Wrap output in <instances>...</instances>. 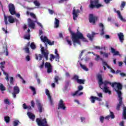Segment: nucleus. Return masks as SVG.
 <instances>
[{"label":"nucleus","instance_id":"obj_13","mask_svg":"<svg viewBox=\"0 0 126 126\" xmlns=\"http://www.w3.org/2000/svg\"><path fill=\"white\" fill-rule=\"evenodd\" d=\"M80 12V11L78 9L76 10L75 8L73 9L72 14L73 20H76V18L78 17Z\"/></svg>","mask_w":126,"mask_h":126},{"label":"nucleus","instance_id":"obj_49","mask_svg":"<svg viewBox=\"0 0 126 126\" xmlns=\"http://www.w3.org/2000/svg\"><path fill=\"white\" fill-rule=\"evenodd\" d=\"M33 3L36 6H40V4L37 1V0H34Z\"/></svg>","mask_w":126,"mask_h":126},{"label":"nucleus","instance_id":"obj_1","mask_svg":"<svg viewBox=\"0 0 126 126\" xmlns=\"http://www.w3.org/2000/svg\"><path fill=\"white\" fill-rule=\"evenodd\" d=\"M117 85V88L118 90L115 89V91L116 92H117L118 95V98L119 103L117 105L116 107V110L117 111H120L121 108V106L122 105H123V118L124 120H126V107L125 106L124 104H123V97H122V92L121 90L123 89V85L121 84V83H117V82H114L112 84V87L114 88L115 87V86Z\"/></svg>","mask_w":126,"mask_h":126},{"label":"nucleus","instance_id":"obj_41","mask_svg":"<svg viewBox=\"0 0 126 126\" xmlns=\"http://www.w3.org/2000/svg\"><path fill=\"white\" fill-rule=\"evenodd\" d=\"M73 79H74V80H76V81L77 82V81H78L79 80V77L76 75H75L73 77Z\"/></svg>","mask_w":126,"mask_h":126},{"label":"nucleus","instance_id":"obj_14","mask_svg":"<svg viewBox=\"0 0 126 126\" xmlns=\"http://www.w3.org/2000/svg\"><path fill=\"white\" fill-rule=\"evenodd\" d=\"M36 103L39 113H42L44 111L43 104H41V102H40L39 100H36Z\"/></svg>","mask_w":126,"mask_h":126},{"label":"nucleus","instance_id":"obj_53","mask_svg":"<svg viewBox=\"0 0 126 126\" xmlns=\"http://www.w3.org/2000/svg\"><path fill=\"white\" fill-rule=\"evenodd\" d=\"M18 123H19V121H18V120L14 121V126H18Z\"/></svg>","mask_w":126,"mask_h":126},{"label":"nucleus","instance_id":"obj_2","mask_svg":"<svg viewBox=\"0 0 126 126\" xmlns=\"http://www.w3.org/2000/svg\"><path fill=\"white\" fill-rule=\"evenodd\" d=\"M70 34L71 35L72 41L73 43V45L75 47L76 46V44H78L79 45H81V42H80V39L82 40L83 42H88L87 39L83 36V34L81 33V32H78L77 33H74L72 32L71 29L70 28L68 29Z\"/></svg>","mask_w":126,"mask_h":126},{"label":"nucleus","instance_id":"obj_40","mask_svg":"<svg viewBox=\"0 0 126 126\" xmlns=\"http://www.w3.org/2000/svg\"><path fill=\"white\" fill-rule=\"evenodd\" d=\"M3 74L4 75H6L5 79H6V81H8L9 80V79L8 78V74L5 72V71H3Z\"/></svg>","mask_w":126,"mask_h":126},{"label":"nucleus","instance_id":"obj_30","mask_svg":"<svg viewBox=\"0 0 126 126\" xmlns=\"http://www.w3.org/2000/svg\"><path fill=\"white\" fill-rule=\"evenodd\" d=\"M100 55H103V57H105V58H109V54L107 53L106 52H103V51H100L99 52Z\"/></svg>","mask_w":126,"mask_h":126},{"label":"nucleus","instance_id":"obj_47","mask_svg":"<svg viewBox=\"0 0 126 126\" xmlns=\"http://www.w3.org/2000/svg\"><path fill=\"white\" fill-rule=\"evenodd\" d=\"M30 16H32L33 18H34V19L37 20V18L36 17V15L33 13H30Z\"/></svg>","mask_w":126,"mask_h":126},{"label":"nucleus","instance_id":"obj_18","mask_svg":"<svg viewBox=\"0 0 126 126\" xmlns=\"http://www.w3.org/2000/svg\"><path fill=\"white\" fill-rule=\"evenodd\" d=\"M29 22V27L32 28V29H35V23H34V21L32 20L31 18L28 19Z\"/></svg>","mask_w":126,"mask_h":126},{"label":"nucleus","instance_id":"obj_31","mask_svg":"<svg viewBox=\"0 0 126 126\" xmlns=\"http://www.w3.org/2000/svg\"><path fill=\"white\" fill-rule=\"evenodd\" d=\"M80 66L82 68L84 69V70H85L86 71H88V70H89V69L87 68V67H86V66H85V65H83L81 63H80Z\"/></svg>","mask_w":126,"mask_h":126},{"label":"nucleus","instance_id":"obj_29","mask_svg":"<svg viewBox=\"0 0 126 126\" xmlns=\"http://www.w3.org/2000/svg\"><path fill=\"white\" fill-rule=\"evenodd\" d=\"M39 61H42V59H43V55L42 54H35V59L38 61V60H39Z\"/></svg>","mask_w":126,"mask_h":126},{"label":"nucleus","instance_id":"obj_48","mask_svg":"<svg viewBox=\"0 0 126 126\" xmlns=\"http://www.w3.org/2000/svg\"><path fill=\"white\" fill-rule=\"evenodd\" d=\"M34 22L37 23L38 26H40V27H41V28H43V25H42V24H41V23L37 22V20L34 21Z\"/></svg>","mask_w":126,"mask_h":126},{"label":"nucleus","instance_id":"obj_50","mask_svg":"<svg viewBox=\"0 0 126 126\" xmlns=\"http://www.w3.org/2000/svg\"><path fill=\"white\" fill-rule=\"evenodd\" d=\"M44 64H45V61H44V60H43L42 63L40 65V66H39L40 68H41V69L44 68Z\"/></svg>","mask_w":126,"mask_h":126},{"label":"nucleus","instance_id":"obj_54","mask_svg":"<svg viewBox=\"0 0 126 126\" xmlns=\"http://www.w3.org/2000/svg\"><path fill=\"white\" fill-rule=\"evenodd\" d=\"M48 11L50 14H54V13H55V12L53 10L50 9H48Z\"/></svg>","mask_w":126,"mask_h":126},{"label":"nucleus","instance_id":"obj_20","mask_svg":"<svg viewBox=\"0 0 126 126\" xmlns=\"http://www.w3.org/2000/svg\"><path fill=\"white\" fill-rule=\"evenodd\" d=\"M27 115L29 119L32 120V121H34L35 120V115L33 114V113L28 112Z\"/></svg>","mask_w":126,"mask_h":126},{"label":"nucleus","instance_id":"obj_57","mask_svg":"<svg viewBox=\"0 0 126 126\" xmlns=\"http://www.w3.org/2000/svg\"><path fill=\"white\" fill-rule=\"evenodd\" d=\"M99 27H100V28H102V29H105V28L104 27V25L102 23H99L98 24Z\"/></svg>","mask_w":126,"mask_h":126},{"label":"nucleus","instance_id":"obj_6","mask_svg":"<svg viewBox=\"0 0 126 126\" xmlns=\"http://www.w3.org/2000/svg\"><path fill=\"white\" fill-rule=\"evenodd\" d=\"M8 8H9V11L10 13L11 14V15H14L16 14V16L18 17V18H19L20 17V14H16V12H15V7L14 6V5L12 3H10L8 5Z\"/></svg>","mask_w":126,"mask_h":126},{"label":"nucleus","instance_id":"obj_33","mask_svg":"<svg viewBox=\"0 0 126 126\" xmlns=\"http://www.w3.org/2000/svg\"><path fill=\"white\" fill-rule=\"evenodd\" d=\"M4 120L7 124H8V123L10 122V117H9V116H5L4 117Z\"/></svg>","mask_w":126,"mask_h":126},{"label":"nucleus","instance_id":"obj_10","mask_svg":"<svg viewBox=\"0 0 126 126\" xmlns=\"http://www.w3.org/2000/svg\"><path fill=\"white\" fill-rule=\"evenodd\" d=\"M98 20V18L97 17L94 16L93 14H90L89 17V22L92 23L93 25L96 23V21Z\"/></svg>","mask_w":126,"mask_h":126},{"label":"nucleus","instance_id":"obj_17","mask_svg":"<svg viewBox=\"0 0 126 126\" xmlns=\"http://www.w3.org/2000/svg\"><path fill=\"white\" fill-rule=\"evenodd\" d=\"M114 11H115V12H116L117 14H118V15L119 16V18L122 21H126V20L125 19H124V18L123 17V16H122V14H121V11H120L119 10H117V9H116V8H114L113 9Z\"/></svg>","mask_w":126,"mask_h":126},{"label":"nucleus","instance_id":"obj_63","mask_svg":"<svg viewBox=\"0 0 126 126\" xmlns=\"http://www.w3.org/2000/svg\"><path fill=\"white\" fill-rule=\"evenodd\" d=\"M104 1L105 3H110V1H112V0H104Z\"/></svg>","mask_w":126,"mask_h":126},{"label":"nucleus","instance_id":"obj_55","mask_svg":"<svg viewBox=\"0 0 126 126\" xmlns=\"http://www.w3.org/2000/svg\"><path fill=\"white\" fill-rule=\"evenodd\" d=\"M26 61H27V62H29L31 60L30 56L27 55L26 57Z\"/></svg>","mask_w":126,"mask_h":126},{"label":"nucleus","instance_id":"obj_34","mask_svg":"<svg viewBox=\"0 0 126 126\" xmlns=\"http://www.w3.org/2000/svg\"><path fill=\"white\" fill-rule=\"evenodd\" d=\"M59 79H60L59 76H55L54 77V83L59 84Z\"/></svg>","mask_w":126,"mask_h":126},{"label":"nucleus","instance_id":"obj_44","mask_svg":"<svg viewBox=\"0 0 126 126\" xmlns=\"http://www.w3.org/2000/svg\"><path fill=\"white\" fill-rule=\"evenodd\" d=\"M66 41L69 46H71L72 45V43H71V40H69L68 39H67V37L66 38Z\"/></svg>","mask_w":126,"mask_h":126},{"label":"nucleus","instance_id":"obj_11","mask_svg":"<svg viewBox=\"0 0 126 126\" xmlns=\"http://www.w3.org/2000/svg\"><path fill=\"white\" fill-rule=\"evenodd\" d=\"M19 92H20L19 87L17 86L14 87L13 92L12 93V95L13 98H16V95H17V94H19Z\"/></svg>","mask_w":126,"mask_h":126},{"label":"nucleus","instance_id":"obj_43","mask_svg":"<svg viewBox=\"0 0 126 126\" xmlns=\"http://www.w3.org/2000/svg\"><path fill=\"white\" fill-rule=\"evenodd\" d=\"M0 90L1 91H5V87H4V86H3V85L1 84L0 85Z\"/></svg>","mask_w":126,"mask_h":126},{"label":"nucleus","instance_id":"obj_28","mask_svg":"<svg viewBox=\"0 0 126 126\" xmlns=\"http://www.w3.org/2000/svg\"><path fill=\"white\" fill-rule=\"evenodd\" d=\"M55 54L56 55V62H60V55L58 54V49H56L55 50Z\"/></svg>","mask_w":126,"mask_h":126},{"label":"nucleus","instance_id":"obj_22","mask_svg":"<svg viewBox=\"0 0 126 126\" xmlns=\"http://www.w3.org/2000/svg\"><path fill=\"white\" fill-rule=\"evenodd\" d=\"M78 91H76L74 93L72 94V96H75L77 94H78V93L79 91H81V90H83V86L80 85L78 87Z\"/></svg>","mask_w":126,"mask_h":126},{"label":"nucleus","instance_id":"obj_23","mask_svg":"<svg viewBox=\"0 0 126 126\" xmlns=\"http://www.w3.org/2000/svg\"><path fill=\"white\" fill-rule=\"evenodd\" d=\"M30 46V42H28L27 45L23 48V50L25 51L27 54H30V50H29V47Z\"/></svg>","mask_w":126,"mask_h":126},{"label":"nucleus","instance_id":"obj_16","mask_svg":"<svg viewBox=\"0 0 126 126\" xmlns=\"http://www.w3.org/2000/svg\"><path fill=\"white\" fill-rule=\"evenodd\" d=\"M58 110H60V109H62V110H65L66 109V107H65V105H64L63 100V99H60L58 104Z\"/></svg>","mask_w":126,"mask_h":126},{"label":"nucleus","instance_id":"obj_21","mask_svg":"<svg viewBox=\"0 0 126 126\" xmlns=\"http://www.w3.org/2000/svg\"><path fill=\"white\" fill-rule=\"evenodd\" d=\"M103 90V92L105 93H108L109 95H111L112 94V92L109 90V88L108 87H103V89H101Z\"/></svg>","mask_w":126,"mask_h":126},{"label":"nucleus","instance_id":"obj_3","mask_svg":"<svg viewBox=\"0 0 126 126\" xmlns=\"http://www.w3.org/2000/svg\"><path fill=\"white\" fill-rule=\"evenodd\" d=\"M96 77L97 79H98V85L99 88L100 89H103V84H104V87H108V84H110V85H112V83L110 82H109L108 81H104V82L103 81V78H102V74H98L96 75Z\"/></svg>","mask_w":126,"mask_h":126},{"label":"nucleus","instance_id":"obj_58","mask_svg":"<svg viewBox=\"0 0 126 126\" xmlns=\"http://www.w3.org/2000/svg\"><path fill=\"white\" fill-rule=\"evenodd\" d=\"M24 38L26 40H30V35L25 36Z\"/></svg>","mask_w":126,"mask_h":126},{"label":"nucleus","instance_id":"obj_26","mask_svg":"<svg viewBox=\"0 0 126 126\" xmlns=\"http://www.w3.org/2000/svg\"><path fill=\"white\" fill-rule=\"evenodd\" d=\"M3 48L4 49L3 53H5V56L7 57L8 56V49H7V46L5 45L3 46Z\"/></svg>","mask_w":126,"mask_h":126},{"label":"nucleus","instance_id":"obj_60","mask_svg":"<svg viewBox=\"0 0 126 126\" xmlns=\"http://www.w3.org/2000/svg\"><path fill=\"white\" fill-rule=\"evenodd\" d=\"M31 105H32V108H34V107H35V103L34 102L33 100H32V101H31Z\"/></svg>","mask_w":126,"mask_h":126},{"label":"nucleus","instance_id":"obj_5","mask_svg":"<svg viewBox=\"0 0 126 126\" xmlns=\"http://www.w3.org/2000/svg\"><path fill=\"white\" fill-rule=\"evenodd\" d=\"M40 39L42 42H43L44 43H45V46L46 48H48V46L47 45V43L49 45V46H53V45L55 44V41H52V42L50 39H48V37L47 36H44L43 35H41L40 36Z\"/></svg>","mask_w":126,"mask_h":126},{"label":"nucleus","instance_id":"obj_45","mask_svg":"<svg viewBox=\"0 0 126 126\" xmlns=\"http://www.w3.org/2000/svg\"><path fill=\"white\" fill-rule=\"evenodd\" d=\"M99 120L100 123H101V124H103L104 123V120H105V118L104 117V116H100Z\"/></svg>","mask_w":126,"mask_h":126},{"label":"nucleus","instance_id":"obj_8","mask_svg":"<svg viewBox=\"0 0 126 126\" xmlns=\"http://www.w3.org/2000/svg\"><path fill=\"white\" fill-rule=\"evenodd\" d=\"M36 122L39 126H48L46 118L40 120L39 118L36 119Z\"/></svg>","mask_w":126,"mask_h":126},{"label":"nucleus","instance_id":"obj_35","mask_svg":"<svg viewBox=\"0 0 126 126\" xmlns=\"http://www.w3.org/2000/svg\"><path fill=\"white\" fill-rule=\"evenodd\" d=\"M30 89L32 90V91L33 95H36V89H35V88H34L32 86H30Z\"/></svg>","mask_w":126,"mask_h":126},{"label":"nucleus","instance_id":"obj_12","mask_svg":"<svg viewBox=\"0 0 126 126\" xmlns=\"http://www.w3.org/2000/svg\"><path fill=\"white\" fill-rule=\"evenodd\" d=\"M41 52L42 55H43L45 58L46 61H48L49 60V58H48L49 56V51H45V48L41 47Z\"/></svg>","mask_w":126,"mask_h":126},{"label":"nucleus","instance_id":"obj_42","mask_svg":"<svg viewBox=\"0 0 126 126\" xmlns=\"http://www.w3.org/2000/svg\"><path fill=\"white\" fill-rule=\"evenodd\" d=\"M95 100H96L95 96H92L91 97V101L92 103H95Z\"/></svg>","mask_w":126,"mask_h":126},{"label":"nucleus","instance_id":"obj_46","mask_svg":"<svg viewBox=\"0 0 126 126\" xmlns=\"http://www.w3.org/2000/svg\"><path fill=\"white\" fill-rule=\"evenodd\" d=\"M4 103H5L6 105H10V102H9V100H8V99H4Z\"/></svg>","mask_w":126,"mask_h":126},{"label":"nucleus","instance_id":"obj_61","mask_svg":"<svg viewBox=\"0 0 126 126\" xmlns=\"http://www.w3.org/2000/svg\"><path fill=\"white\" fill-rule=\"evenodd\" d=\"M120 75L122 77H125V76H126V74L125 73L121 72V73H120Z\"/></svg>","mask_w":126,"mask_h":126},{"label":"nucleus","instance_id":"obj_27","mask_svg":"<svg viewBox=\"0 0 126 126\" xmlns=\"http://www.w3.org/2000/svg\"><path fill=\"white\" fill-rule=\"evenodd\" d=\"M55 26L56 28H58L59 26H60V20L58 19H57V18H55Z\"/></svg>","mask_w":126,"mask_h":126},{"label":"nucleus","instance_id":"obj_37","mask_svg":"<svg viewBox=\"0 0 126 126\" xmlns=\"http://www.w3.org/2000/svg\"><path fill=\"white\" fill-rule=\"evenodd\" d=\"M30 47L32 50H35V49H36V45L34 42H32L31 43Z\"/></svg>","mask_w":126,"mask_h":126},{"label":"nucleus","instance_id":"obj_25","mask_svg":"<svg viewBox=\"0 0 126 126\" xmlns=\"http://www.w3.org/2000/svg\"><path fill=\"white\" fill-rule=\"evenodd\" d=\"M111 53L113 54V56H120V52L118 51H116V49L113 47L111 48Z\"/></svg>","mask_w":126,"mask_h":126},{"label":"nucleus","instance_id":"obj_52","mask_svg":"<svg viewBox=\"0 0 126 126\" xmlns=\"http://www.w3.org/2000/svg\"><path fill=\"white\" fill-rule=\"evenodd\" d=\"M13 81H14L13 77H10V84H13Z\"/></svg>","mask_w":126,"mask_h":126},{"label":"nucleus","instance_id":"obj_9","mask_svg":"<svg viewBox=\"0 0 126 126\" xmlns=\"http://www.w3.org/2000/svg\"><path fill=\"white\" fill-rule=\"evenodd\" d=\"M44 66L45 68H47V73H52L53 72V67L51 63L46 62L44 64Z\"/></svg>","mask_w":126,"mask_h":126},{"label":"nucleus","instance_id":"obj_38","mask_svg":"<svg viewBox=\"0 0 126 126\" xmlns=\"http://www.w3.org/2000/svg\"><path fill=\"white\" fill-rule=\"evenodd\" d=\"M110 114L109 115L110 118L111 119H115V114H114V112L110 111Z\"/></svg>","mask_w":126,"mask_h":126},{"label":"nucleus","instance_id":"obj_39","mask_svg":"<svg viewBox=\"0 0 126 126\" xmlns=\"http://www.w3.org/2000/svg\"><path fill=\"white\" fill-rule=\"evenodd\" d=\"M99 60H100V61H103V59L101 58L100 57V56L96 55V57L95 58V60L96 61V62H98L99 61Z\"/></svg>","mask_w":126,"mask_h":126},{"label":"nucleus","instance_id":"obj_4","mask_svg":"<svg viewBox=\"0 0 126 126\" xmlns=\"http://www.w3.org/2000/svg\"><path fill=\"white\" fill-rule=\"evenodd\" d=\"M102 6V4L99 3V0H91L90 1V5H89V7L91 8V9H93V8H99Z\"/></svg>","mask_w":126,"mask_h":126},{"label":"nucleus","instance_id":"obj_15","mask_svg":"<svg viewBox=\"0 0 126 126\" xmlns=\"http://www.w3.org/2000/svg\"><path fill=\"white\" fill-rule=\"evenodd\" d=\"M45 94L47 95L49 100V102L50 103V105L51 106H53L54 105V102L53 101V98H52V96H51V94H50V92L48 89L45 90Z\"/></svg>","mask_w":126,"mask_h":126},{"label":"nucleus","instance_id":"obj_19","mask_svg":"<svg viewBox=\"0 0 126 126\" xmlns=\"http://www.w3.org/2000/svg\"><path fill=\"white\" fill-rule=\"evenodd\" d=\"M96 35V33L94 32H92V34L90 33H88L87 36L89 38L90 41H93V38H94V36Z\"/></svg>","mask_w":126,"mask_h":126},{"label":"nucleus","instance_id":"obj_7","mask_svg":"<svg viewBox=\"0 0 126 126\" xmlns=\"http://www.w3.org/2000/svg\"><path fill=\"white\" fill-rule=\"evenodd\" d=\"M8 19V21H7ZM4 21L5 22V24L7 25L8 24V22L9 23H14L15 22V20L13 18L12 16H9L8 17L5 15V14H4Z\"/></svg>","mask_w":126,"mask_h":126},{"label":"nucleus","instance_id":"obj_62","mask_svg":"<svg viewBox=\"0 0 126 126\" xmlns=\"http://www.w3.org/2000/svg\"><path fill=\"white\" fill-rule=\"evenodd\" d=\"M119 126H125V122L124 121H122L120 124Z\"/></svg>","mask_w":126,"mask_h":126},{"label":"nucleus","instance_id":"obj_56","mask_svg":"<svg viewBox=\"0 0 126 126\" xmlns=\"http://www.w3.org/2000/svg\"><path fill=\"white\" fill-rule=\"evenodd\" d=\"M97 96L98 97H100V98H102L103 97V94L101 93H97Z\"/></svg>","mask_w":126,"mask_h":126},{"label":"nucleus","instance_id":"obj_64","mask_svg":"<svg viewBox=\"0 0 126 126\" xmlns=\"http://www.w3.org/2000/svg\"><path fill=\"white\" fill-rule=\"evenodd\" d=\"M81 122H83L84 121H85V117H80Z\"/></svg>","mask_w":126,"mask_h":126},{"label":"nucleus","instance_id":"obj_36","mask_svg":"<svg viewBox=\"0 0 126 126\" xmlns=\"http://www.w3.org/2000/svg\"><path fill=\"white\" fill-rule=\"evenodd\" d=\"M79 84H84L85 82V80L79 79L78 80L77 82Z\"/></svg>","mask_w":126,"mask_h":126},{"label":"nucleus","instance_id":"obj_24","mask_svg":"<svg viewBox=\"0 0 126 126\" xmlns=\"http://www.w3.org/2000/svg\"><path fill=\"white\" fill-rule=\"evenodd\" d=\"M118 36L119 38V40H120V42L121 43H123L124 42V40H125V39L124 38V33H123L122 32L118 33Z\"/></svg>","mask_w":126,"mask_h":126},{"label":"nucleus","instance_id":"obj_59","mask_svg":"<svg viewBox=\"0 0 126 126\" xmlns=\"http://www.w3.org/2000/svg\"><path fill=\"white\" fill-rule=\"evenodd\" d=\"M23 108L24 110H26V109H27V105H26V103H24L23 104Z\"/></svg>","mask_w":126,"mask_h":126},{"label":"nucleus","instance_id":"obj_32","mask_svg":"<svg viewBox=\"0 0 126 126\" xmlns=\"http://www.w3.org/2000/svg\"><path fill=\"white\" fill-rule=\"evenodd\" d=\"M126 2L125 1H123L121 3V5L120 6L121 10H124V8L126 6Z\"/></svg>","mask_w":126,"mask_h":126},{"label":"nucleus","instance_id":"obj_51","mask_svg":"<svg viewBox=\"0 0 126 126\" xmlns=\"http://www.w3.org/2000/svg\"><path fill=\"white\" fill-rule=\"evenodd\" d=\"M104 28H102L101 30H100V35L101 36H103V35H104L105 34V32L104 31Z\"/></svg>","mask_w":126,"mask_h":126}]
</instances>
